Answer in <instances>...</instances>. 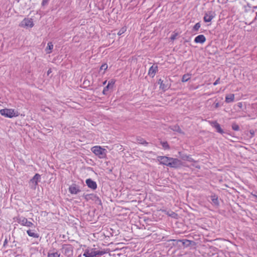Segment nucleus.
<instances>
[{"mask_svg":"<svg viewBox=\"0 0 257 257\" xmlns=\"http://www.w3.org/2000/svg\"><path fill=\"white\" fill-rule=\"evenodd\" d=\"M215 17V13L212 11H208L205 13L203 20L205 22H210Z\"/></svg>","mask_w":257,"mask_h":257,"instance_id":"9","label":"nucleus"},{"mask_svg":"<svg viewBox=\"0 0 257 257\" xmlns=\"http://www.w3.org/2000/svg\"><path fill=\"white\" fill-rule=\"evenodd\" d=\"M234 100V94H229L226 95V103L232 102Z\"/></svg>","mask_w":257,"mask_h":257,"instance_id":"19","label":"nucleus"},{"mask_svg":"<svg viewBox=\"0 0 257 257\" xmlns=\"http://www.w3.org/2000/svg\"><path fill=\"white\" fill-rule=\"evenodd\" d=\"M161 83V81H158V83L160 84V83Z\"/></svg>","mask_w":257,"mask_h":257,"instance_id":"45","label":"nucleus"},{"mask_svg":"<svg viewBox=\"0 0 257 257\" xmlns=\"http://www.w3.org/2000/svg\"><path fill=\"white\" fill-rule=\"evenodd\" d=\"M52 72L51 69H49L47 71V75H49Z\"/></svg>","mask_w":257,"mask_h":257,"instance_id":"34","label":"nucleus"},{"mask_svg":"<svg viewBox=\"0 0 257 257\" xmlns=\"http://www.w3.org/2000/svg\"><path fill=\"white\" fill-rule=\"evenodd\" d=\"M106 82V81H105L104 82H103V84H105Z\"/></svg>","mask_w":257,"mask_h":257,"instance_id":"44","label":"nucleus"},{"mask_svg":"<svg viewBox=\"0 0 257 257\" xmlns=\"http://www.w3.org/2000/svg\"><path fill=\"white\" fill-rule=\"evenodd\" d=\"M180 241H182L183 244H185V241L184 240H180Z\"/></svg>","mask_w":257,"mask_h":257,"instance_id":"41","label":"nucleus"},{"mask_svg":"<svg viewBox=\"0 0 257 257\" xmlns=\"http://www.w3.org/2000/svg\"><path fill=\"white\" fill-rule=\"evenodd\" d=\"M107 68V65L106 64H103L101 66V67L100 68V70H105Z\"/></svg>","mask_w":257,"mask_h":257,"instance_id":"31","label":"nucleus"},{"mask_svg":"<svg viewBox=\"0 0 257 257\" xmlns=\"http://www.w3.org/2000/svg\"><path fill=\"white\" fill-rule=\"evenodd\" d=\"M61 251L67 257H70L73 254V247L70 244H63L61 248Z\"/></svg>","mask_w":257,"mask_h":257,"instance_id":"4","label":"nucleus"},{"mask_svg":"<svg viewBox=\"0 0 257 257\" xmlns=\"http://www.w3.org/2000/svg\"><path fill=\"white\" fill-rule=\"evenodd\" d=\"M27 232L30 236L33 237L34 238H38L39 237L38 234L33 232L31 230H30V229L28 230L27 231Z\"/></svg>","mask_w":257,"mask_h":257,"instance_id":"23","label":"nucleus"},{"mask_svg":"<svg viewBox=\"0 0 257 257\" xmlns=\"http://www.w3.org/2000/svg\"><path fill=\"white\" fill-rule=\"evenodd\" d=\"M17 221L22 225L31 227L34 226L33 223L29 221L28 219L23 216H18L16 218Z\"/></svg>","mask_w":257,"mask_h":257,"instance_id":"5","label":"nucleus"},{"mask_svg":"<svg viewBox=\"0 0 257 257\" xmlns=\"http://www.w3.org/2000/svg\"><path fill=\"white\" fill-rule=\"evenodd\" d=\"M48 257H60V254L57 252L49 253Z\"/></svg>","mask_w":257,"mask_h":257,"instance_id":"25","label":"nucleus"},{"mask_svg":"<svg viewBox=\"0 0 257 257\" xmlns=\"http://www.w3.org/2000/svg\"><path fill=\"white\" fill-rule=\"evenodd\" d=\"M161 143L162 147L165 149H168L169 148V145L168 144L167 142H161Z\"/></svg>","mask_w":257,"mask_h":257,"instance_id":"27","label":"nucleus"},{"mask_svg":"<svg viewBox=\"0 0 257 257\" xmlns=\"http://www.w3.org/2000/svg\"><path fill=\"white\" fill-rule=\"evenodd\" d=\"M106 253L104 250H98L96 248L87 247L84 250L83 255L85 257H101Z\"/></svg>","mask_w":257,"mask_h":257,"instance_id":"1","label":"nucleus"},{"mask_svg":"<svg viewBox=\"0 0 257 257\" xmlns=\"http://www.w3.org/2000/svg\"><path fill=\"white\" fill-rule=\"evenodd\" d=\"M157 159L161 164L169 166L171 158L166 156H158Z\"/></svg>","mask_w":257,"mask_h":257,"instance_id":"8","label":"nucleus"},{"mask_svg":"<svg viewBox=\"0 0 257 257\" xmlns=\"http://www.w3.org/2000/svg\"><path fill=\"white\" fill-rule=\"evenodd\" d=\"M200 26H201V25H200V23H196L193 27V30L195 31H198L199 30V29L200 28Z\"/></svg>","mask_w":257,"mask_h":257,"instance_id":"28","label":"nucleus"},{"mask_svg":"<svg viewBox=\"0 0 257 257\" xmlns=\"http://www.w3.org/2000/svg\"><path fill=\"white\" fill-rule=\"evenodd\" d=\"M250 134H251L252 135H253L254 134L253 132H252L251 131H250Z\"/></svg>","mask_w":257,"mask_h":257,"instance_id":"42","label":"nucleus"},{"mask_svg":"<svg viewBox=\"0 0 257 257\" xmlns=\"http://www.w3.org/2000/svg\"><path fill=\"white\" fill-rule=\"evenodd\" d=\"M211 123L212 126L216 128L217 132L221 133V134H222L223 133V131L221 129L219 124L217 122L214 121V122H212Z\"/></svg>","mask_w":257,"mask_h":257,"instance_id":"17","label":"nucleus"},{"mask_svg":"<svg viewBox=\"0 0 257 257\" xmlns=\"http://www.w3.org/2000/svg\"><path fill=\"white\" fill-rule=\"evenodd\" d=\"M69 191L72 194H77L80 192V190L78 186L76 184H73L69 187Z\"/></svg>","mask_w":257,"mask_h":257,"instance_id":"11","label":"nucleus"},{"mask_svg":"<svg viewBox=\"0 0 257 257\" xmlns=\"http://www.w3.org/2000/svg\"><path fill=\"white\" fill-rule=\"evenodd\" d=\"M182 165V162L177 158H171L169 167L171 168H178Z\"/></svg>","mask_w":257,"mask_h":257,"instance_id":"6","label":"nucleus"},{"mask_svg":"<svg viewBox=\"0 0 257 257\" xmlns=\"http://www.w3.org/2000/svg\"><path fill=\"white\" fill-rule=\"evenodd\" d=\"M81 256H82L81 254H79L77 257H81Z\"/></svg>","mask_w":257,"mask_h":257,"instance_id":"43","label":"nucleus"},{"mask_svg":"<svg viewBox=\"0 0 257 257\" xmlns=\"http://www.w3.org/2000/svg\"><path fill=\"white\" fill-rule=\"evenodd\" d=\"M0 113L2 115L9 118L18 116V112L14 109H2L0 110Z\"/></svg>","mask_w":257,"mask_h":257,"instance_id":"3","label":"nucleus"},{"mask_svg":"<svg viewBox=\"0 0 257 257\" xmlns=\"http://www.w3.org/2000/svg\"><path fill=\"white\" fill-rule=\"evenodd\" d=\"M91 151L100 159L104 158L106 156V150L101 148L100 146H94L91 148Z\"/></svg>","mask_w":257,"mask_h":257,"instance_id":"2","label":"nucleus"},{"mask_svg":"<svg viewBox=\"0 0 257 257\" xmlns=\"http://www.w3.org/2000/svg\"><path fill=\"white\" fill-rule=\"evenodd\" d=\"M175 38H176V35H173L171 37V40H174V39H175Z\"/></svg>","mask_w":257,"mask_h":257,"instance_id":"37","label":"nucleus"},{"mask_svg":"<svg viewBox=\"0 0 257 257\" xmlns=\"http://www.w3.org/2000/svg\"><path fill=\"white\" fill-rule=\"evenodd\" d=\"M190 75L189 74H184L182 79V82H187L188 80L190 79Z\"/></svg>","mask_w":257,"mask_h":257,"instance_id":"24","label":"nucleus"},{"mask_svg":"<svg viewBox=\"0 0 257 257\" xmlns=\"http://www.w3.org/2000/svg\"><path fill=\"white\" fill-rule=\"evenodd\" d=\"M86 183L89 188L93 190H95L97 188L96 183L95 181L92 180L91 179H87L86 180Z\"/></svg>","mask_w":257,"mask_h":257,"instance_id":"12","label":"nucleus"},{"mask_svg":"<svg viewBox=\"0 0 257 257\" xmlns=\"http://www.w3.org/2000/svg\"><path fill=\"white\" fill-rule=\"evenodd\" d=\"M181 158L182 159L184 160H187L188 161L190 162L195 163V161L190 156L183 155L181 156Z\"/></svg>","mask_w":257,"mask_h":257,"instance_id":"21","label":"nucleus"},{"mask_svg":"<svg viewBox=\"0 0 257 257\" xmlns=\"http://www.w3.org/2000/svg\"><path fill=\"white\" fill-rule=\"evenodd\" d=\"M94 199H95V201L98 200L96 198H94Z\"/></svg>","mask_w":257,"mask_h":257,"instance_id":"46","label":"nucleus"},{"mask_svg":"<svg viewBox=\"0 0 257 257\" xmlns=\"http://www.w3.org/2000/svg\"><path fill=\"white\" fill-rule=\"evenodd\" d=\"M53 48V45L52 42H50L47 44V47H46L45 51L47 54H50L51 53L52 50Z\"/></svg>","mask_w":257,"mask_h":257,"instance_id":"20","label":"nucleus"},{"mask_svg":"<svg viewBox=\"0 0 257 257\" xmlns=\"http://www.w3.org/2000/svg\"><path fill=\"white\" fill-rule=\"evenodd\" d=\"M219 79H218L217 80H216L215 81V82L214 83V85H215L216 84H217L218 83H219Z\"/></svg>","mask_w":257,"mask_h":257,"instance_id":"35","label":"nucleus"},{"mask_svg":"<svg viewBox=\"0 0 257 257\" xmlns=\"http://www.w3.org/2000/svg\"><path fill=\"white\" fill-rule=\"evenodd\" d=\"M212 200L215 204L217 203V199L213 198Z\"/></svg>","mask_w":257,"mask_h":257,"instance_id":"36","label":"nucleus"},{"mask_svg":"<svg viewBox=\"0 0 257 257\" xmlns=\"http://www.w3.org/2000/svg\"><path fill=\"white\" fill-rule=\"evenodd\" d=\"M237 106H238V107H239V108H241L242 107V103H241V102H238V103H237Z\"/></svg>","mask_w":257,"mask_h":257,"instance_id":"33","label":"nucleus"},{"mask_svg":"<svg viewBox=\"0 0 257 257\" xmlns=\"http://www.w3.org/2000/svg\"><path fill=\"white\" fill-rule=\"evenodd\" d=\"M7 243V240L5 239V240L4 241V245H5V244H6Z\"/></svg>","mask_w":257,"mask_h":257,"instance_id":"40","label":"nucleus"},{"mask_svg":"<svg viewBox=\"0 0 257 257\" xmlns=\"http://www.w3.org/2000/svg\"><path fill=\"white\" fill-rule=\"evenodd\" d=\"M158 71V66H152L149 69L148 74L150 76H151L153 77L156 74L157 71Z\"/></svg>","mask_w":257,"mask_h":257,"instance_id":"14","label":"nucleus"},{"mask_svg":"<svg viewBox=\"0 0 257 257\" xmlns=\"http://www.w3.org/2000/svg\"><path fill=\"white\" fill-rule=\"evenodd\" d=\"M33 26V21L32 19L30 18H25L20 24V26L22 27L32 28Z\"/></svg>","mask_w":257,"mask_h":257,"instance_id":"7","label":"nucleus"},{"mask_svg":"<svg viewBox=\"0 0 257 257\" xmlns=\"http://www.w3.org/2000/svg\"><path fill=\"white\" fill-rule=\"evenodd\" d=\"M171 129L173 131L177 132L179 133H183L182 130L178 125H175L171 126Z\"/></svg>","mask_w":257,"mask_h":257,"instance_id":"22","label":"nucleus"},{"mask_svg":"<svg viewBox=\"0 0 257 257\" xmlns=\"http://www.w3.org/2000/svg\"><path fill=\"white\" fill-rule=\"evenodd\" d=\"M232 130L234 131H238L239 130V126L236 123H233L231 125Z\"/></svg>","mask_w":257,"mask_h":257,"instance_id":"29","label":"nucleus"},{"mask_svg":"<svg viewBox=\"0 0 257 257\" xmlns=\"http://www.w3.org/2000/svg\"><path fill=\"white\" fill-rule=\"evenodd\" d=\"M206 41V38L203 35L197 36L194 39V42L196 43H203Z\"/></svg>","mask_w":257,"mask_h":257,"instance_id":"13","label":"nucleus"},{"mask_svg":"<svg viewBox=\"0 0 257 257\" xmlns=\"http://www.w3.org/2000/svg\"><path fill=\"white\" fill-rule=\"evenodd\" d=\"M46 3V1H45V0H43V2H42V4H43V5H45V4Z\"/></svg>","mask_w":257,"mask_h":257,"instance_id":"39","label":"nucleus"},{"mask_svg":"<svg viewBox=\"0 0 257 257\" xmlns=\"http://www.w3.org/2000/svg\"><path fill=\"white\" fill-rule=\"evenodd\" d=\"M137 141L139 143L141 144H148V143H147L143 139L141 138H137Z\"/></svg>","mask_w":257,"mask_h":257,"instance_id":"26","label":"nucleus"},{"mask_svg":"<svg viewBox=\"0 0 257 257\" xmlns=\"http://www.w3.org/2000/svg\"><path fill=\"white\" fill-rule=\"evenodd\" d=\"M126 31V28L124 27L122 28L118 32L117 34L119 36L123 34Z\"/></svg>","mask_w":257,"mask_h":257,"instance_id":"30","label":"nucleus"},{"mask_svg":"<svg viewBox=\"0 0 257 257\" xmlns=\"http://www.w3.org/2000/svg\"><path fill=\"white\" fill-rule=\"evenodd\" d=\"M40 179V175L38 174H35L33 178L30 180L32 187L35 188L38 185V182Z\"/></svg>","mask_w":257,"mask_h":257,"instance_id":"10","label":"nucleus"},{"mask_svg":"<svg viewBox=\"0 0 257 257\" xmlns=\"http://www.w3.org/2000/svg\"><path fill=\"white\" fill-rule=\"evenodd\" d=\"M159 81H161L160 86V88L161 89H162L164 91H165L166 90L169 88L170 85L168 83H163V81L161 79H159Z\"/></svg>","mask_w":257,"mask_h":257,"instance_id":"16","label":"nucleus"},{"mask_svg":"<svg viewBox=\"0 0 257 257\" xmlns=\"http://www.w3.org/2000/svg\"><path fill=\"white\" fill-rule=\"evenodd\" d=\"M83 197L87 201H88L90 199L94 200V198H96L99 202L101 201L99 199V198L93 194L83 195Z\"/></svg>","mask_w":257,"mask_h":257,"instance_id":"15","label":"nucleus"},{"mask_svg":"<svg viewBox=\"0 0 257 257\" xmlns=\"http://www.w3.org/2000/svg\"><path fill=\"white\" fill-rule=\"evenodd\" d=\"M192 166H194V167H196V168H200V167H199V166L198 165H196V164H192Z\"/></svg>","mask_w":257,"mask_h":257,"instance_id":"38","label":"nucleus"},{"mask_svg":"<svg viewBox=\"0 0 257 257\" xmlns=\"http://www.w3.org/2000/svg\"><path fill=\"white\" fill-rule=\"evenodd\" d=\"M114 84V82L113 80L109 81L108 84L106 87H104L103 90V93L106 94V92L110 88H112Z\"/></svg>","mask_w":257,"mask_h":257,"instance_id":"18","label":"nucleus"},{"mask_svg":"<svg viewBox=\"0 0 257 257\" xmlns=\"http://www.w3.org/2000/svg\"><path fill=\"white\" fill-rule=\"evenodd\" d=\"M251 195L253 197L257 199V192H254V193H251Z\"/></svg>","mask_w":257,"mask_h":257,"instance_id":"32","label":"nucleus"}]
</instances>
